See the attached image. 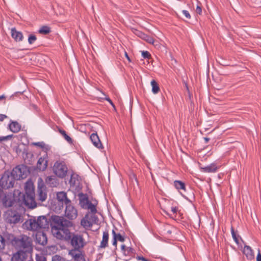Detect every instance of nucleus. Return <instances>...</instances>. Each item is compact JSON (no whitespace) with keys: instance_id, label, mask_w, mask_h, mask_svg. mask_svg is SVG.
Instances as JSON below:
<instances>
[{"instance_id":"obj_1","label":"nucleus","mask_w":261,"mask_h":261,"mask_svg":"<svg viewBox=\"0 0 261 261\" xmlns=\"http://www.w3.org/2000/svg\"><path fill=\"white\" fill-rule=\"evenodd\" d=\"M54 224L51 226V231L53 235L57 239L69 241L71 239V234L65 222L59 216L53 217Z\"/></svg>"},{"instance_id":"obj_55","label":"nucleus","mask_w":261,"mask_h":261,"mask_svg":"<svg viewBox=\"0 0 261 261\" xmlns=\"http://www.w3.org/2000/svg\"><path fill=\"white\" fill-rule=\"evenodd\" d=\"M6 97L4 95L0 96V100L5 99Z\"/></svg>"},{"instance_id":"obj_30","label":"nucleus","mask_w":261,"mask_h":261,"mask_svg":"<svg viewBox=\"0 0 261 261\" xmlns=\"http://www.w3.org/2000/svg\"><path fill=\"white\" fill-rule=\"evenodd\" d=\"M50 31V28L47 25H44L40 28L38 31V32L41 34L46 35L49 34Z\"/></svg>"},{"instance_id":"obj_58","label":"nucleus","mask_w":261,"mask_h":261,"mask_svg":"<svg viewBox=\"0 0 261 261\" xmlns=\"http://www.w3.org/2000/svg\"><path fill=\"white\" fill-rule=\"evenodd\" d=\"M1 260H2V259H1V258L0 257V261H1Z\"/></svg>"},{"instance_id":"obj_29","label":"nucleus","mask_w":261,"mask_h":261,"mask_svg":"<svg viewBox=\"0 0 261 261\" xmlns=\"http://www.w3.org/2000/svg\"><path fill=\"white\" fill-rule=\"evenodd\" d=\"M151 85L152 86V92L154 94H157L160 91V88L158 83L155 80H152L151 82Z\"/></svg>"},{"instance_id":"obj_36","label":"nucleus","mask_w":261,"mask_h":261,"mask_svg":"<svg viewBox=\"0 0 261 261\" xmlns=\"http://www.w3.org/2000/svg\"><path fill=\"white\" fill-rule=\"evenodd\" d=\"M143 40H145L146 42L150 44H153L154 42V39H153V38L147 35H146V36H145Z\"/></svg>"},{"instance_id":"obj_40","label":"nucleus","mask_w":261,"mask_h":261,"mask_svg":"<svg viewBox=\"0 0 261 261\" xmlns=\"http://www.w3.org/2000/svg\"><path fill=\"white\" fill-rule=\"evenodd\" d=\"M5 243L4 238L0 235V250H2L5 248Z\"/></svg>"},{"instance_id":"obj_2","label":"nucleus","mask_w":261,"mask_h":261,"mask_svg":"<svg viewBox=\"0 0 261 261\" xmlns=\"http://www.w3.org/2000/svg\"><path fill=\"white\" fill-rule=\"evenodd\" d=\"M8 240L18 251L28 252L32 249L31 239L26 235H20L16 237L9 234Z\"/></svg>"},{"instance_id":"obj_34","label":"nucleus","mask_w":261,"mask_h":261,"mask_svg":"<svg viewBox=\"0 0 261 261\" xmlns=\"http://www.w3.org/2000/svg\"><path fill=\"white\" fill-rule=\"evenodd\" d=\"M36 261H46V257L42 254H37L36 255Z\"/></svg>"},{"instance_id":"obj_25","label":"nucleus","mask_w":261,"mask_h":261,"mask_svg":"<svg viewBox=\"0 0 261 261\" xmlns=\"http://www.w3.org/2000/svg\"><path fill=\"white\" fill-rule=\"evenodd\" d=\"M174 186L178 190H186V186L185 183L180 180H175L174 181Z\"/></svg>"},{"instance_id":"obj_12","label":"nucleus","mask_w":261,"mask_h":261,"mask_svg":"<svg viewBox=\"0 0 261 261\" xmlns=\"http://www.w3.org/2000/svg\"><path fill=\"white\" fill-rule=\"evenodd\" d=\"M35 194L22 195L23 200L24 204L30 208H35L36 207V202L35 200Z\"/></svg>"},{"instance_id":"obj_11","label":"nucleus","mask_w":261,"mask_h":261,"mask_svg":"<svg viewBox=\"0 0 261 261\" xmlns=\"http://www.w3.org/2000/svg\"><path fill=\"white\" fill-rule=\"evenodd\" d=\"M48 165V155L46 152L40 157L37 163V168L40 171H43L46 170Z\"/></svg>"},{"instance_id":"obj_37","label":"nucleus","mask_w":261,"mask_h":261,"mask_svg":"<svg viewBox=\"0 0 261 261\" xmlns=\"http://www.w3.org/2000/svg\"><path fill=\"white\" fill-rule=\"evenodd\" d=\"M52 261H66L65 259L58 255H56L52 257Z\"/></svg>"},{"instance_id":"obj_31","label":"nucleus","mask_w":261,"mask_h":261,"mask_svg":"<svg viewBox=\"0 0 261 261\" xmlns=\"http://www.w3.org/2000/svg\"><path fill=\"white\" fill-rule=\"evenodd\" d=\"M86 209L90 210L92 213L91 214H95V213L97 212L95 205L93 204L91 202L89 203Z\"/></svg>"},{"instance_id":"obj_54","label":"nucleus","mask_w":261,"mask_h":261,"mask_svg":"<svg viewBox=\"0 0 261 261\" xmlns=\"http://www.w3.org/2000/svg\"><path fill=\"white\" fill-rule=\"evenodd\" d=\"M204 140L205 141V143H207L209 141L210 138L205 137V138H204Z\"/></svg>"},{"instance_id":"obj_18","label":"nucleus","mask_w":261,"mask_h":261,"mask_svg":"<svg viewBox=\"0 0 261 261\" xmlns=\"http://www.w3.org/2000/svg\"><path fill=\"white\" fill-rule=\"evenodd\" d=\"M36 241L39 244L45 245L47 242V237L44 232L38 231L36 234Z\"/></svg>"},{"instance_id":"obj_3","label":"nucleus","mask_w":261,"mask_h":261,"mask_svg":"<svg viewBox=\"0 0 261 261\" xmlns=\"http://www.w3.org/2000/svg\"><path fill=\"white\" fill-rule=\"evenodd\" d=\"M25 225L29 230L39 231L42 229L48 227L49 221L45 216H41L30 219L25 222Z\"/></svg>"},{"instance_id":"obj_47","label":"nucleus","mask_w":261,"mask_h":261,"mask_svg":"<svg viewBox=\"0 0 261 261\" xmlns=\"http://www.w3.org/2000/svg\"><path fill=\"white\" fill-rule=\"evenodd\" d=\"M105 99L107 101H108L110 104L111 105L115 108V105L113 103V102H112V101L111 100V99L109 97H106L105 98Z\"/></svg>"},{"instance_id":"obj_24","label":"nucleus","mask_w":261,"mask_h":261,"mask_svg":"<svg viewBox=\"0 0 261 261\" xmlns=\"http://www.w3.org/2000/svg\"><path fill=\"white\" fill-rule=\"evenodd\" d=\"M45 183L50 187H56L57 185V180L55 176H49L45 179Z\"/></svg>"},{"instance_id":"obj_53","label":"nucleus","mask_w":261,"mask_h":261,"mask_svg":"<svg viewBox=\"0 0 261 261\" xmlns=\"http://www.w3.org/2000/svg\"><path fill=\"white\" fill-rule=\"evenodd\" d=\"M125 56L126 58H127V59L128 60V61L129 62H130L131 61L129 57H128L126 52L125 53Z\"/></svg>"},{"instance_id":"obj_19","label":"nucleus","mask_w":261,"mask_h":261,"mask_svg":"<svg viewBox=\"0 0 261 261\" xmlns=\"http://www.w3.org/2000/svg\"><path fill=\"white\" fill-rule=\"evenodd\" d=\"M26 252L22 251H18L13 254L11 261H24L26 257Z\"/></svg>"},{"instance_id":"obj_38","label":"nucleus","mask_w":261,"mask_h":261,"mask_svg":"<svg viewBox=\"0 0 261 261\" xmlns=\"http://www.w3.org/2000/svg\"><path fill=\"white\" fill-rule=\"evenodd\" d=\"M231 233L232 237L233 240H234V241L237 244H238L239 243V240H238V238L237 237L236 233V232L234 231V230L233 228V227H231Z\"/></svg>"},{"instance_id":"obj_22","label":"nucleus","mask_w":261,"mask_h":261,"mask_svg":"<svg viewBox=\"0 0 261 261\" xmlns=\"http://www.w3.org/2000/svg\"><path fill=\"white\" fill-rule=\"evenodd\" d=\"M109 234L108 231L106 230L103 232L102 239L100 242L99 247L101 248H105L108 245Z\"/></svg>"},{"instance_id":"obj_50","label":"nucleus","mask_w":261,"mask_h":261,"mask_svg":"<svg viewBox=\"0 0 261 261\" xmlns=\"http://www.w3.org/2000/svg\"><path fill=\"white\" fill-rule=\"evenodd\" d=\"M171 211L173 214H176L177 211V208L176 207H171Z\"/></svg>"},{"instance_id":"obj_21","label":"nucleus","mask_w":261,"mask_h":261,"mask_svg":"<svg viewBox=\"0 0 261 261\" xmlns=\"http://www.w3.org/2000/svg\"><path fill=\"white\" fill-rule=\"evenodd\" d=\"M11 34L12 37L17 42L22 41L23 38L22 33L17 31L15 28L11 29Z\"/></svg>"},{"instance_id":"obj_28","label":"nucleus","mask_w":261,"mask_h":261,"mask_svg":"<svg viewBox=\"0 0 261 261\" xmlns=\"http://www.w3.org/2000/svg\"><path fill=\"white\" fill-rule=\"evenodd\" d=\"M116 228L113 229L112 231L113 238H115L116 236V240L119 241L121 242H123L125 241V239L120 233H117L115 231Z\"/></svg>"},{"instance_id":"obj_35","label":"nucleus","mask_w":261,"mask_h":261,"mask_svg":"<svg viewBox=\"0 0 261 261\" xmlns=\"http://www.w3.org/2000/svg\"><path fill=\"white\" fill-rule=\"evenodd\" d=\"M36 39H37V38L35 35H30L29 36L28 42H29V44H32L36 40Z\"/></svg>"},{"instance_id":"obj_27","label":"nucleus","mask_w":261,"mask_h":261,"mask_svg":"<svg viewBox=\"0 0 261 261\" xmlns=\"http://www.w3.org/2000/svg\"><path fill=\"white\" fill-rule=\"evenodd\" d=\"M91 202L87 197L85 196L84 197L81 198L80 200V204L81 207L84 209H86L89 203Z\"/></svg>"},{"instance_id":"obj_16","label":"nucleus","mask_w":261,"mask_h":261,"mask_svg":"<svg viewBox=\"0 0 261 261\" xmlns=\"http://www.w3.org/2000/svg\"><path fill=\"white\" fill-rule=\"evenodd\" d=\"M69 254L74 258V261H85L84 255L81 251L71 250Z\"/></svg>"},{"instance_id":"obj_10","label":"nucleus","mask_w":261,"mask_h":261,"mask_svg":"<svg viewBox=\"0 0 261 261\" xmlns=\"http://www.w3.org/2000/svg\"><path fill=\"white\" fill-rule=\"evenodd\" d=\"M65 216L71 220L75 219L77 216V210L71 204V203L66 204Z\"/></svg>"},{"instance_id":"obj_15","label":"nucleus","mask_w":261,"mask_h":261,"mask_svg":"<svg viewBox=\"0 0 261 261\" xmlns=\"http://www.w3.org/2000/svg\"><path fill=\"white\" fill-rule=\"evenodd\" d=\"M36 197L37 199L41 202H43L46 200L47 198V194L45 188L44 186H38Z\"/></svg>"},{"instance_id":"obj_44","label":"nucleus","mask_w":261,"mask_h":261,"mask_svg":"<svg viewBox=\"0 0 261 261\" xmlns=\"http://www.w3.org/2000/svg\"><path fill=\"white\" fill-rule=\"evenodd\" d=\"M136 259L138 260H141V261H150L149 259H148L143 256H137L136 257Z\"/></svg>"},{"instance_id":"obj_9","label":"nucleus","mask_w":261,"mask_h":261,"mask_svg":"<svg viewBox=\"0 0 261 261\" xmlns=\"http://www.w3.org/2000/svg\"><path fill=\"white\" fill-rule=\"evenodd\" d=\"M25 167L23 166H18L14 168L11 173L15 179H20L25 177L26 174L24 173Z\"/></svg>"},{"instance_id":"obj_23","label":"nucleus","mask_w":261,"mask_h":261,"mask_svg":"<svg viewBox=\"0 0 261 261\" xmlns=\"http://www.w3.org/2000/svg\"><path fill=\"white\" fill-rule=\"evenodd\" d=\"M9 127L11 132L17 133L20 130L21 126L17 121H12L9 125Z\"/></svg>"},{"instance_id":"obj_32","label":"nucleus","mask_w":261,"mask_h":261,"mask_svg":"<svg viewBox=\"0 0 261 261\" xmlns=\"http://www.w3.org/2000/svg\"><path fill=\"white\" fill-rule=\"evenodd\" d=\"M4 204L5 206L11 207L13 206L14 204V201L9 198H6V199L4 202Z\"/></svg>"},{"instance_id":"obj_7","label":"nucleus","mask_w":261,"mask_h":261,"mask_svg":"<svg viewBox=\"0 0 261 261\" xmlns=\"http://www.w3.org/2000/svg\"><path fill=\"white\" fill-rule=\"evenodd\" d=\"M6 221L10 224H16L21 220V215L15 210L10 209L5 214Z\"/></svg>"},{"instance_id":"obj_6","label":"nucleus","mask_w":261,"mask_h":261,"mask_svg":"<svg viewBox=\"0 0 261 261\" xmlns=\"http://www.w3.org/2000/svg\"><path fill=\"white\" fill-rule=\"evenodd\" d=\"M15 182V178L9 172L5 173L0 179V186L4 189L12 188Z\"/></svg>"},{"instance_id":"obj_20","label":"nucleus","mask_w":261,"mask_h":261,"mask_svg":"<svg viewBox=\"0 0 261 261\" xmlns=\"http://www.w3.org/2000/svg\"><path fill=\"white\" fill-rule=\"evenodd\" d=\"M25 194L23 195H30L35 194V187L31 181H28L24 187Z\"/></svg>"},{"instance_id":"obj_41","label":"nucleus","mask_w":261,"mask_h":261,"mask_svg":"<svg viewBox=\"0 0 261 261\" xmlns=\"http://www.w3.org/2000/svg\"><path fill=\"white\" fill-rule=\"evenodd\" d=\"M142 56L144 58H149L150 56V55L149 54V53L147 51H143L142 52Z\"/></svg>"},{"instance_id":"obj_42","label":"nucleus","mask_w":261,"mask_h":261,"mask_svg":"<svg viewBox=\"0 0 261 261\" xmlns=\"http://www.w3.org/2000/svg\"><path fill=\"white\" fill-rule=\"evenodd\" d=\"M182 13L187 19H190L191 18V15L188 11L185 10H182Z\"/></svg>"},{"instance_id":"obj_13","label":"nucleus","mask_w":261,"mask_h":261,"mask_svg":"<svg viewBox=\"0 0 261 261\" xmlns=\"http://www.w3.org/2000/svg\"><path fill=\"white\" fill-rule=\"evenodd\" d=\"M221 166V164L216 161L207 166L201 167V170L202 172L205 173H215L217 171Z\"/></svg>"},{"instance_id":"obj_49","label":"nucleus","mask_w":261,"mask_h":261,"mask_svg":"<svg viewBox=\"0 0 261 261\" xmlns=\"http://www.w3.org/2000/svg\"><path fill=\"white\" fill-rule=\"evenodd\" d=\"M6 118H7V116L6 115L0 114V121H3Z\"/></svg>"},{"instance_id":"obj_51","label":"nucleus","mask_w":261,"mask_h":261,"mask_svg":"<svg viewBox=\"0 0 261 261\" xmlns=\"http://www.w3.org/2000/svg\"><path fill=\"white\" fill-rule=\"evenodd\" d=\"M256 261H261V254L259 252L257 255Z\"/></svg>"},{"instance_id":"obj_52","label":"nucleus","mask_w":261,"mask_h":261,"mask_svg":"<svg viewBox=\"0 0 261 261\" xmlns=\"http://www.w3.org/2000/svg\"><path fill=\"white\" fill-rule=\"evenodd\" d=\"M60 134L64 137L65 135L66 134V132L63 129H60L59 130Z\"/></svg>"},{"instance_id":"obj_43","label":"nucleus","mask_w":261,"mask_h":261,"mask_svg":"<svg viewBox=\"0 0 261 261\" xmlns=\"http://www.w3.org/2000/svg\"><path fill=\"white\" fill-rule=\"evenodd\" d=\"M64 138L68 143H71L72 142V139L67 134L65 135Z\"/></svg>"},{"instance_id":"obj_39","label":"nucleus","mask_w":261,"mask_h":261,"mask_svg":"<svg viewBox=\"0 0 261 261\" xmlns=\"http://www.w3.org/2000/svg\"><path fill=\"white\" fill-rule=\"evenodd\" d=\"M13 135H8L7 136L0 137V142L7 141L13 137Z\"/></svg>"},{"instance_id":"obj_4","label":"nucleus","mask_w":261,"mask_h":261,"mask_svg":"<svg viewBox=\"0 0 261 261\" xmlns=\"http://www.w3.org/2000/svg\"><path fill=\"white\" fill-rule=\"evenodd\" d=\"M54 173L58 177L64 178L68 172V168L63 161H56L53 167Z\"/></svg>"},{"instance_id":"obj_56","label":"nucleus","mask_w":261,"mask_h":261,"mask_svg":"<svg viewBox=\"0 0 261 261\" xmlns=\"http://www.w3.org/2000/svg\"><path fill=\"white\" fill-rule=\"evenodd\" d=\"M171 232H172V231H171V230H167V234H171Z\"/></svg>"},{"instance_id":"obj_5","label":"nucleus","mask_w":261,"mask_h":261,"mask_svg":"<svg viewBox=\"0 0 261 261\" xmlns=\"http://www.w3.org/2000/svg\"><path fill=\"white\" fill-rule=\"evenodd\" d=\"M70 243L73 249L77 251H81L86 244L82 236L79 234H71Z\"/></svg>"},{"instance_id":"obj_48","label":"nucleus","mask_w":261,"mask_h":261,"mask_svg":"<svg viewBox=\"0 0 261 261\" xmlns=\"http://www.w3.org/2000/svg\"><path fill=\"white\" fill-rule=\"evenodd\" d=\"M112 244L113 246H114L115 247V248L117 247V240H116L115 236V238H113Z\"/></svg>"},{"instance_id":"obj_17","label":"nucleus","mask_w":261,"mask_h":261,"mask_svg":"<svg viewBox=\"0 0 261 261\" xmlns=\"http://www.w3.org/2000/svg\"><path fill=\"white\" fill-rule=\"evenodd\" d=\"M90 140L93 145L98 149H102L103 145L97 133H92L90 136Z\"/></svg>"},{"instance_id":"obj_33","label":"nucleus","mask_w":261,"mask_h":261,"mask_svg":"<svg viewBox=\"0 0 261 261\" xmlns=\"http://www.w3.org/2000/svg\"><path fill=\"white\" fill-rule=\"evenodd\" d=\"M134 33L139 37L141 38V39H143L145 36L146 34H144V33L142 32L141 31L138 30H135L134 31Z\"/></svg>"},{"instance_id":"obj_59","label":"nucleus","mask_w":261,"mask_h":261,"mask_svg":"<svg viewBox=\"0 0 261 261\" xmlns=\"http://www.w3.org/2000/svg\"><path fill=\"white\" fill-rule=\"evenodd\" d=\"M1 261H2V260H1Z\"/></svg>"},{"instance_id":"obj_57","label":"nucleus","mask_w":261,"mask_h":261,"mask_svg":"<svg viewBox=\"0 0 261 261\" xmlns=\"http://www.w3.org/2000/svg\"><path fill=\"white\" fill-rule=\"evenodd\" d=\"M125 246L124 245H121V249L124 250L125 249Z\"/></svg>"},{"instance_id":"obj_45","label":"nucleus","mask_w":261,"mask_h":261,"mask_svg":"<svg viewBox=\"0 0 261 261\" xmlns=\"http://www.w3.org/2000/svg\"><path fill=\"white\" fill-rule=\"evenodd\" d=\"M196 12L198 14H201L202 13V9L199 5L197 6L196 9Z\"/></svg>"},{"instance_id":"obj_26","label":"nucleus","mask_w":261,"mask_h":261,"mask_svg":"<svg viewBox=\"0 0 261 261\" xmlns=\"http://www.w3.org/2000/svg\"><path fill=\"white\" fill-rule=\"evenodd\" d=\"M243 252L247 257L251 258L253 257V252L250 246H245L244 248Z\"/></svg>"},{"instance_id":"obj_46","label":"nucleus","mask_w":261,"mask_h":261,"mask_svg":"<svg viewBox=\"0 0 261 261\" xmlns=\"http://www.w3.org/2000/svg\"><path fill=\"white\" fill-rule=\"evenodd\" d=\"M34 144L36 146H39L41 148H44V147L45 146L44 143H43L42 142H37V143H34Z\"/></svg>"},{"instance_id":"obj_8","label":"nucleus","mask_w":261,"mask_h":261,"mask_svg":"<svg viewBox=\"0 0 261 261\" xmlns=\"http://www.w3.org/2000/svg\"><path fill=\"white\" fill-rule=\"evenodd\" d=\"M98 222L97 217L93 214H87L81 220V224L85 228H89L92 226L94 224Z\"/></svg>"},{"instance_id":"obj_14","label":"nucleus","mask_w":261,"mask_h":261,"mask_svg":"<svg viewBox=\"0 0 261 261\" xmlns=\"http://www.w3.org/2000/svg\"><path fill=\"white\" fill-rule=\"evenodd\" d=\"M57 199L58 200L59 204L63 207V204L65 205L71 203V201L67 198L66 193L64 192H60L57 194Z\"/></svg>"}]
</instances>
